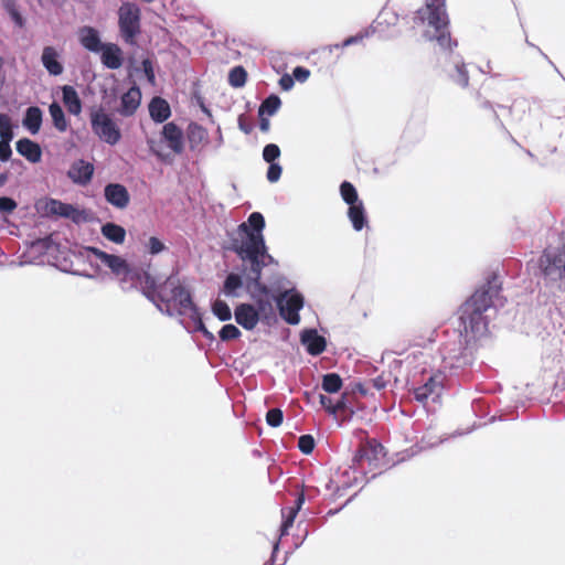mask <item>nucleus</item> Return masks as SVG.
I'll return each mask as SVG.
<instances>
[{
    "instance_id": "obj_41",
    "label": "nucleus",
    "mask_w": 565,
    "mask_h": 565,
    "mask_svg": "<svg viewBox=\"0 0 565 565\" xmlns=\"http://www.w3.org/2000/svg\"><path fill=\"white\" fill-rule=\"evenodd\" d=\"M222 341H230L239 338L241 331L234 324H225L218 332Z\"/></svg>"
},
{
    "instance_id": "obj_58",
    "label": "nucleus",
    "mask_w": 565,
    "mask_h": 565,
    "mask_svg": "<svg viewBox=\"0 0 565 565\" xmlns=\"http://www.w3.org/2000/svg\"><path fill=\"white\" fill-rule=\"evenodd\" d=\"M269 127H270V122L267 118H264L260 117V121H259V128L263 132H267L269 130Z\"/></svg>"
},
{
    "instance_id": "obj_3",
    "label": "nucleus",
    "mask_w": 565,
    "mask_h": 565,
    "mask_svg": "<svg viewBox=\"0 0 565 565\" xmlns=\"http://www.w3.org/2000/svg\"><path fill=\"white\" fill-rule=\"evenodd\" d=\"M159 302H164L168 307H173L179 315H185L195 310V305L190 291L182 286L180 279L174 276H169L164 282L159 286L158 303Z\"/></svg>"
},
{
    "instance_id": "obj_26",
    "label": "nucleus",
    "mask_w": 565,
    "mask_h": 565,
    "mask_svg": "<svg viewBox=\"0 0 565 565\" xmlns=\"http://www.w3.org/2000/svg\"><path fill=\"white\" fill-rule=\"evenodd\" d=\"M62 93L66 109L73 115H78L82 111V102L76 89L73 86L65 85L62 88Z\"/></svg>"
},
{
    "instance_id": "obj_39",
    "label": "nucleus",
    "mask_w": 565,
    "mask_h": 565,
    "mask_svg": "<svg viewBox=\"0 0 565 565\" xmlns=\"http://www.w3.org/2000/svg\"><path fill=\"white\" fill-rule=\"evenodd\" d=\"M213 313L221 320L227 321L231 319L232 313L227 303L223 300H216L212 307Z\"/></svg>"
},
{
    "instance_id": "obj_24",
    "label": "nucleus",
    "mask_w": 565,
    "mask_h": 565,
    "mask_svg": "<svg viewBox=\"0 0 565 565\" xmlns=\"http://www.w3.org/2000/svg\"><path fill=\"white\" fill-rule=\"evenodd\" d=\"M43 113L38 106H31L26 109L22 125L32 135H36L42 125Z\"/></svg>"
},
{
    "instance_id": "obj_33",
    "label": "nucleus",
    "mask_w": 565,
    "mask_h": 565,
    "mask_svg": "<svg viewBox=\"0 0 565 565\" xmlns=\"http://www.w3.org/2000/svg\"><path fill=\"white\" fill-rule=\"evenodd\" d=\"M340 194H341L342 200L348 205H353L355 203L361 202V200H359V195H358L356 189L349 181H343L341 183V185H340Z\"/></svg>"
},
{
    "instance_id": "obj_46",
    "label": "nucleus",
    "mask_w": 565,
    "mask_h": 565,
    "mask_svg": "<svg viewBox=\"0 0 565 565\" xmlns=\"http://www.w3.org/2000/svg\"><path fill=\"white\" fill-rule=\"evenodd\" d=\"M17 202L8 196H0V212L12 213L17 209Z\"/></svg>"
},
{
    "instance_id": "obj_17",
    "label": "nucleus",
    "mask_w": 565,
    "mask_h": 565,
    "mask_svg": "<svg viewBox=\"0 0 565 565\" xmlns=\"http://www.w3.org/2000/svg\"><path fill=\"white\" fill-rule=\"evenodd\" d=\"M79 43L89 52L98 53L104 44L100 41L99 33L93 26H83L78 31Z\"/></svg>"
},
{
    "instance_id": "obj_55",
    "label": "nucleus",
    "mask_w": 565,
    "mask_h": 565,
    "mask_svg": "<svg viewBox=\"0 0 565 565\" xmlns=\"http://www.w3.org/2000/svg\"><path fill=\"white\" fill-rule=\"evenodd\" d=\"M366 451H367V448L366 446H360L359 449L356 450L354 457H353V462L354 463H359L363 458L364 456L366 455Z\"/></svg>"
},
{
    "instance_id": "obj_47",
    "label": "nucleus",
    "mask_w": 565,
    "mask_h": 565,
    "mask_svg": "<svg viewBox=\"0 0 565 565\" xmlns=\"http://www.w3.org/2000/svg\"><path fill=\"white\" fill-rule=\"evenodd\" d=\"M282 169L278 163H270L267 170V180L271 183L277 182L281 175Z\"/></svg>"
},
{
    "instance_id": "obj_52",
    "label": "nucleus",
    "mask_w": 565,
    "mask_h": 565,
    "mask_svg": "<svg viewBox=\"0 0 565 565\" xmlns=\"http://www.w3.org/2000/svg\"><path fill=\"white\" fill-rule=\"evenodd\" d=\"M238 127L245 134H249L252 131V125L247 121V117L245 115H241L238 117Z\"/></svg>"
},
{
    "instance_id": "obj_11",
    "label": "nucleus",
    "mask_w": 565,
    "mask_h": 565,
    "mask_svg": "<svg viewBox=\"0 0 565 565\" xmlns=\"http://www.w3.org/2000/svg\"><path fill=\"white\" fill-rule=\"evenodd\" d=\"M162 139L175 153L181 154L184 150V135L182 129L174 122H167L161 131Z\"/></svg>"
},
{
    "instance_id": "obj_2",
    "label": "nucleus",
    "mask_w": 565,
    "mask_h": 565,
    "mask_svg": "<svg viewBox=\"0 0 565 565\" xmlns=\"http://www.w3.org/2000/svg\"><path fill=\"white\" fill-rule=\"evenodd\" d=\"M501 290L497 277L488 280L467 299L459 309L460 334L468 345L488 331V319L484 312L494 305Z\"/></svg>"
},
{
    "instance_id": "obj_29",
    "label": "nucleus",
    "mask_w": 565,
    "mask_h": 565,
    "mask_svg": "<svg viewBox=\"0 0 565 565\" xmlns=\"http://www.w3.org/2000/svg\"><path fill=\"white\" fill-rule=\"evenodd\" d=\"M102 234L116 244H122L126 237V231L122 226L115 223H106L102 227Z\"/></svg>"
},
{
    "instance_id": "obj_50",
    "label": "nucleus",
    "mask_w": 565,
    "mask_h": 565,
    "mask_svg": "<svg viewBox=\"0 0 565 565\" xmlns=\"http://www.w3.org/2000/svg\"><path fill=\"white\" fill-rule=\"evenodd\" d=\"M295 84L292 75L284 74L279 79V86L282 90H289Z\"/></svg>"
},
{
    "instance_id": "obj_18",
    "label": "nucleus",
    "mask_w": 565,
    "mask_h": 565,
    "mask_svg": "<svg viewBox=\"0 0 565 565\" xmlns=\"http://www.w3.org/2000/svg\"><path fill=\"white\" fill-rule=\"evenodd\" d=\"M102 52V63L110 70H117L122 65V51L114 43L104 44Z\"/></svg>"
},
{
    "instance_id": "obj_60",
    "label": "nucleus",
    "mask_w": 565,
    "mask_h": 565,
    "mask_svg": "<svg viewBox=\"0 0 565 565\" xmlns=\"http://www.w3.org/2000/svg\"><path fill=\"white\" fill-rule=\"evenodd\" d=\"M198 329L207 338H212V333L207 331L203 322L200 320Z\"/></svg>"
},
{
    "instance_id": "obj_49",
    "label": "nucleus",
    "mask_w": 565,
    "mask_h": 565,
    "mask_svg": "<svg viewBox=\"0 0 565 565\" xmlns=\"http://www.w3.org/2000/svg\"><path fill=\"white\" fill-rule=\"evenodd\" d=\"M310 76V71L302 67V66H297L296 68H294L292 71V77L294 79L296 78L297 81L299 82H305L308 79V77Z\"/></svg>"
},
{
    "instance_id": "obj_16",
    "label": "nucleus",
    "mask_w": 565,
    "mask_h": 565,
    "mask_svg": "<svg viewBox=\"0 0 565 565\" xmlns=\"http://www.w3.org/2000/svg\"><path fill=\"white\" fill-rule=\"evenodd\" d=\"M303 491L297 494L295 504L292 507L281 509L282 522L280 526V536L288 535L289 529L294 525L295 519L305 503Z\"/></svg>"
},
{
    "instance_id": "obj_45",
    "label": "nucleus",
    "mask_w": 565,
    "mask_h": 565,
    "mask_svg": "<svg viewBox=\"0 0 565 565\" xmlns=\"http://www.w3.org/2000/svg\"><path fill=\"white\" fill-rule=\"evenodd\" d=\"M147 247H148V252L151 255L159 254L166 249L164 244L159 238H157L154 236L149 238Z\"/></svg>"
},
{
    "instance_id": "obj_25",
    "label": "nucleus",
    "mask_w": 565,
    "mask_h": 565,
    "mask_svg": "<svg viewBox=\"0 0 565 565\" xmlns=\"http://www.w3.org/2000/svg\"><path fill=\"white\" fill-rule=\"evenodd\" d=\"M75 207L71 204L63 203L61 201L50 199L44 205V214L46 216H64L70 217L75 212Z\"/></svg>"
},
{
    "instance_id": "obj_48",
    "label": "nucleus",
    "mask_w": 565,
    "mask_h": 565,
    "mask_svg": "<svg viewBox=\"0 0 565 565\" xmlns=\"http://www.w3.org/2000/svg\"><path fill=\"white\" fill-rule=\"evenodd\" d=\"M142 68H143V72H145V75H146L148 82L150 84H154L156 76H154V72H153L152 62L148 58L143 60Z\"/></svg>"
},
{
    "instance_id": "obj_36",
    "label": "nucleus",
    "mask_w": 565,
    "mask_h": 565,
    "mask_svg": "<svg viewBox=\"0 0 565 565\" xmlns=\"http://www.w3.org/2000/svg\"><path fill=\"white\" fill-rule=\"evenodd\" d=\"M448 76L456 85L460 87L468 86L469 75L465 65L455 64Z\"/></svg>"
},
{
    "instance_id": "obj_8",
    "label": "nucleus",
    "mask_w": 565,
    "mask_h": 565,
    "mask_svg": "<svg viewBox=\"0 0 565 565\" xmlns=\"http://www.w3.org/2000/svg\"><path fill=\"white\" fill-rule=\"evenodd\" d=\"M90 253L121 281L132 280L136 269H132L126 259L120 256L108 254L99 248L90 247Z\"/></svg>"
},
{
    "instance_id": "obj_20",
    "label": "nucleus",
    "mask_w": 565,
    "mask_h": 565,
    "mask_svg": "<svg viewBox=\"0 0 565 565\" xmlns=\"http://www.w3.org/2000/svg\"><path fill=\"white\" fill-rule=\"evenodd\" d=\"M94 167L84 160L75 161L68 170V177L79 184H86L92 180Z\"/></svg>"
},
{
    "instance_id": "obj_30",
    "label": "nucleus",
    "mask_w": 565,
    "mask_h": 565,
    "mask_svg": "<svg viewBox=\"0 0 565 565\" xmlns=\"http://www.w3.org/2000/svg\"><path fill=\"white\" fill-rule=\"evenodd\" d=\"M244 285L243 278L238 274L231 273L225 278L223 294L227 297H237V290Z\"/></svg>"
},
{
    "instance_id": "obj_32",
    "label": "nucleus",
    "mask_w": 565,
    "mask_h": 565,
    "mask_svg": "<svg viewBox=\"0 0 565 565\" xmlns=\"http://www.w3.org/2000/svg\"><path fill=\"white\" fill-rule=\"evenodd\" d=\"M342 385V379L338 373H327L322 376V390L329 394L338 393Z\"/></svg>"
},
{
    "instance_id": "obj_56",
    "label": "nucleus",
    "mask_w": 565,
    "mask_h": 565,
    "mask_svg": "<svg viewBox=\"0 0 565 565\" xmlns=\"http://www.w3.org/2000/svg\"><path fill=\"white\" fill-rule=\"evenodd\" d=\"M0 137H1L0 141H6L7 143L10 145V141L13 138L12 125L9 128H7V130H3V132L0 134Z\"/></svg>"
},
{
    "instance_id": "obj_12",
    "label": "nucleus",
    "mask_w": 565,
    "mask_h": 565,
    "mask_svg": "<svg viewBox=\"0 0 565 565\" xmlns=\"http://www.w3.org/2000/svg\"><path fill=\"white\" fill-rule=\"evenodd\" d=\"M141 103V92L137 86L130 87L120 98V105L117 111L122 117L135 115Z\"/></svg>"
},
{
    "instance_id": "obj_15",
    "label": "nucleus",
    "mask_w": 565,
    "mask_h": 565,
    "mask_svg": "<svg viewBox=\"0 0 565 565\" xmlns=\"http://www.w3.org/2000/svg\"><path fill=\"white\" fill-rule=\"evenodd\" d=\"M235 320L246 330H253L260 320L259 312L254 305L241 303L235 308Z\"/></svg>"
},
{
    "instance_id": "obj_42",
    "label": "nucleus",
    "mask_w": 565,
    "mask_h": 565,
    "mask_svg": "<svg viewBox=\"0 0 565 565\" xmlns=\"http://www.w3.org/2000/svg\"><path fill=\"white\" fill-rule=\"evenodd\" d=\"M284 414L280 408H271L266 414V422L271 427H279L282 423Z\"/></svg>"
},
{
    "instance_id": "obj_35",
    "label": "nucleus",
    "mask_w": 565,
    "mask_h": 565,
    "mask_svg": "<svg viewBox=\"0 0 565 565\" xmlns=\"http://www.w3.org/2000/svg\"><path fill=\"white\" fill-rule=\"evenodd\" d=\"M281 100L277 95L268 96L262 104L258 110L259 117L264 115L271 116L274 115L280 107Z\"/></svg>"
},
{
    "instance_id": "obj_51",
    "label": "nucleus",
    "mask_w": 565,
    "mask_h": 565,
    "mask_svg": "<svg viewBox=\"0 0 565 565\" xmlns=\"http://www.w3.org/2000/svg\"><path fill=\"white\" fill-rule=\"evenodd\" d=\"M12 150L9 143L0 141V160L8 161L11 158Z\"/></svg>"
},
{
    "instance_id": "obj_21",
    "label": "nucleus",
    "mask_w": 565,
    "mask_h": 565,
    "mask_svg": "<svg viewBox=\"0 0 565 565\" xmlns=\"http://www.w3.org/2000/svg\"><path fill=\"white\" fill-rule=\"evenodd\" d=\"M302 343L306 345L308 353L311 355L321 354L327 347L326 339L319 335L317 330H306L301 337Z\"/></svg>"
},
{
    "instance_id": "obj_13",
    "label": "nucleus",
    "mask_w": 565,
    "mask_h": 565,
    "mask_svg": "<svg viewBox=\"0 0 565 565\" xmlns=\"http://www.w3.org/2000/svg\"><path fill=\"white\" fill-rule=\"evenodd\" d=\"M104 195L106 201L117 209L127 207L130 201L128 190L119 183L107 184L104 190Z\"/></svg>"
},
{
    "instance_id": "obj_61",
    "label": "nucleus",
    "mask_w": 565,
    "mask_h": 565,
    "mask_svg": "<svg viewBox=\"0 0 565 565\" xmlns=\"http://www.w3.org/2000/svg\"><path fill=\"white\" fill-rule=\"evenodd\" d=\"M13 18L17 21L18 24H20V25L22 24V18H21V15L18 12L13 13Z\"/></svg>"
},
{
    "instance_id": "obj_43",
    "label": "nucleus",
    "mask_w": 565,
    "mask_h": 565,
    "mask_svg": "<svg viewBox=\"0 0 565 565\" xmlns=\"http://www.w3.org/2000/svg\"><path fill=\"white\" fill-rule=\"evenodd\" d=\"M298 448L305 455L311 454L315 448L313 437L311 435L300 436L298 439Z\"/></svg>"
},
{
    "instance_id": "obj_54",
    "label": "nucleus",
    "mask_w": 565,
    "mask_h": 565,
    "mask_svg": "<svg viewBox=\"0 0 565 565\" xmlns=\"http://www.w3.org/2000/svg\"><path fill=\"white\" fill-rule=\"evenodd\" d=\"M11 126V119L7 114H0V134Z\"/></svg>"
},
{
    "instance_id": "obj_19",
    "label": "nucleus",
    "mask_w": 565,
    "mask_h": 565,
    "mask_svg": "<svg viewBox=\"0 0 565 565\" xmlns=\"http://www.w3.org/2000/svg\"><path fill=\"white\" fill-rule=\"evenodd\" d=\"M17 151L32 163H38L42 158V150L39 143L29 138H22L15 143Z\"/></svg>"
},
{
    "instance_id": "obj_38",
    "label": "nucleus",
    "mask_w": 565,
    "mask_h": 565,
    "mask_svg": "<svg viewBox=\"0 0 565 565\" xmlns=\"http://www.w3.org/2000/svg\"><path fill=\"white\" fill-rule=\"evenodd\" d=\"M436 338V330L434 328H430L426 330L425 334H417V331L414 330L413 334V345L425 348L427 344L433 343Z\"/></svg>"
},
{
    "instance_id": "obj_40",
    "label": "nucleus",
    "mask_w": 565,
    "mask_h": 565,
    "mask_svg": "<svg viewBox=\"0 0 565 565\" xmlns=\"http://www.w3.org/2000/svg\"><path fill=\"white\" fill-rule=\"evenodd\" d=\"M436 32L438 33L436 36V40L443 49L451 50L452 45H455V46L457 45V43L451 40L450 33L447 30V26H445L441 30H436Z\"/></svg>"
},
{
    "instance_id": "obj_63",
    "label": "nucleus",
    "mask_w": 565,
    "mask_h": 565,
    "mask_svg": "<svg viewBox=\"0 0 565 565\" xmlns=\"http://www.w3.org/2000/svg\"><path fill=\"white\" fill-rule=\"evenodd\" d=\"M8 181L7 174H0V186L4 185Z\"/></svg>"
},
{
    "instance_id": "obj_22",
    "label": "nucleus",
    "mask_w": 565,
    "mask_h": 565,
    "mask_svg": "<svg viewBox=\"0 0 565 565\" xmlns=\"http://www.w3.org/2000/svg\"><path fill=\"white\" fill-rule=\"evenodd\" d=\"M42 64L45 70L53 76H58L63 73V65L58 61V53L53 46H45L42 52Z\"/></svg>"
},
{
    "instance_id": "obj_34",
    "label": "nucleus",
    "mask_w": 565,
    "mask_h": 565,
    "mask_svg": "<svg viewBox=\"0 0 565 565\" xmlns=\"http://www.w3.org/2000/svg\"><path fill=\"white\" fill-rule=\"evenodd\" d=\"M247 81L246 70L238 65L233 67L228 73V84L234 88L243 87Z\"/></svg>"
},
{
    "instance_id": "obj_10",
    "label": "nucleus",
    "mask_w": 565,
    "mask_h": 565,
    "mask_svg": "<svg viewBox=\"0 0 565 565\" xmlns=\"http://www.w3.org/2000/svg\"><path fill=\"white\" fill-rule=\"evenodd\" d=\"M444 381L445 375L441 372L431 374L424 385L414 390L415 399L426 403L430 396H439L444 387Z\"/></svg>"
},
{
    "instance_id": "obj_37",
    "label": "nucleus",
    "mask_w": 565,
    "mask_h": 565,
    "mask_svg": "<svg viewBox=\"0 0 565 565\" xmlns=\"http://www.w3.org/2000/svg\"><path fill=\"white\" fill-rule=\"evenodd\" d=\"M319 401L321 406L332 415L337 414L339 411L344 409L345 407L344 397H341L337 402H333L331 397L320 394Z\"/></svg>"
},
{
    "instance_id": "obj_1",
    "label": "nucleus",
    "mask_w": 565,
    "mask_h": 565,
    "mask_svg": "<svg viewBox=\"0 0 565 565\" xmlns=\"http://www.w3.org/2000/svg\"><path fill=\"white\" fill-rule=\"evenodd\" d=\"M265 218L259 212H253L247 223L238 225L239 238L232 239L231 249L237 254L243 262L242 273L245 277V288L250 298L255 301L256 311L263 320L274 317L273 301L275 298L269 287L262 281V270L274 263V258L267 253L263 230Z\"/></svg>"
},
{
    "instance_id": "obj_31",
    "label": "nucleus",
    "mask_w": 565,
    "mask_h": 565,
    "mask_svg": "<svg viewBox=\"0 0 565 565\" xmlns=\"http://www.w3.org/2000/svg\"><path fill=\"white\" fill-rule=\"evenodd\" d=\"M50 115L53 120L54 127L58 131H65L67 129L68 122L65 118L64 111L62 107L57 103H52L49 107Z\"/></svg>"
},
{
    "instance_id": "obj_6",
    "label": "nucleus",
    "mask_w": 565,
    "mask_h": 565,
    "mask_svg": "<svg viewBox=\"0 0 565 565\" xmlns=\"http://www.w3.org/2000/svg\"><path fill=\"white\" fill-rule=\"evenodd\" d=\"M141 11L131 2H125L118 10V25L120 35L127 44H135L140 33Z\"/></svg>"
},
{
    "instance_id": "obj_9",
    "label": "nucleus",
    "mask_w": 565,
    "mask_h": 565,
    "mask_svg": "<svg viewBox=\"0 0 565 565\" xmlns=\"http://www.w3.org/2000/svg\"><path fill=\"white\" fill-rule=\"evenodd\" d=\"M420 22L427 21L435 30H441L448 25L445 0H426L425 7L417 11Z\"/></svg>"
},
{
    "instance_id": "obj_7",
    "label": "nucleus",
    "mask_w": 565,
    "mask_h": 565,
    "mask_svg": "<svg viewBox=\"0 0 565 565\" xmlns=\"http://www.w3.org/2000/svg\"><path fill=\"white\" fill-rule=\"evenodd\" d=\"M280 317L289 324H298L299 311L303 307V297L299 292L287 290L275 298Z\"/></svg>"
},
{
    "instance_id": "obj_23",
    "label": "nucleus",
    "mask_w": 565,
    "mask_h": 565,
    "mask_svg": "<svg viewBox=\"0 0 565 565\" xmlns=\"http://www.w3.org/2000/svg\"><path fill=\"white\" fill-rule=\"evenodd\" d=\"M149 114L153 121L164 122L171 116L170 105L161 97H153L149 104Z\"/></svg>"
},
{
    "instance_id": "obj_4",
    "label": "nucleus",
    "mask_w": 565,
    "mask_h": 565,
    "mask_svg": "<svg viewBox=\"0 0 565 565\" xmlns=\"http://www.w3.org/2000/svg\"><path fill=\"white\" fill-rule=\"evenodd\" d=\"M537 265L545 280L556 282L565 279V244L558 247H546Z\"/></svg>"
},
{
    "instance_id": "obj_44",
    "label": "nucleus",
    "mask_w": 565,
    "mask_h": 565,
    "mask_svg": "<svg viewBox=\"0 0 565 565\" xmlns=\"http://www.w3.org/2000/svg\"><path fill=\"white\" fill-rule=\"evenodd\" d=\"M280 156V149L275 143L265 146L263 150V158L268 163H275L274 161Z\"/></svg>"
},
{
    "instance_id": "obj_27",
    "label": "nucleus",
    "mask_w": 565,
    "mask_h": 565,
    "mask_svg": "<svg viewBox=\"0 0 565 565\" xmlns=\"http://www.w3.org/2000/svg\"><path fill=\"white\" fill-rule=\"evenodd\" d=\"M348 217L355 231H361L366 225V215L363 202L349 205Z\"/></svg>"
},
{
    "instance_id": "obj_59",
    "label": "nucleus",
    "mask_w": 565,
    "mask_h": 565,
    "mask_svg": "<svg viewBox=\"0 0 565 565\" xmlns=\"http://www.w3.org/2000/svg\"><path fill=\"white\" fill-rule=\"evenodd\" d=\"M373 385L376 390L380 391L385 387V382L381 377H377L373 380Z\"/></svg>"
},
{
    "instance_id": "obj_28",
    "label": "nucleus",
    "mask_w": 565,
    "mask_h": 565,
    "mask_svg": "<svg viewBox=\"0 0 565 565\" xmlns=\"http://www.w3.org/2000/svg\"><path fill=\"white\" fill-rule=\"evenodd\" d=\"M186 138L191 149H195L206 139V130L196 122H191L186 128Z\"/></svg>"
},
{
    "instance_id": "obj_53",
    "label": "nucleus",
    "mask_w": 565,
    "mask_h": 565,
    "mask_svg": "<svg viewBox=\"0 0 565 565\" xmlns=\"http://www.w3.org/2000/svg\"><path fill=\"white\" fill-rule=\"evenodd\" d=\"M363 38H364V35H362V34L350 36L347 40H344L341 45H337V47L349 46L351 44H354V43H358V42L362 41Z\"/></svg>"
},
{
    "instance_id": "obj_62",
    "label": "nucleus",
    "mask_w": 565,
    "mask_h": 565,
    "mask_svg": "<svg viewBox=\"0 0 565 565\" xmlns=\"http://www.w3.org/2000/svg\"><path fill=\"white\" fill-rule=\"evenodd\" d=\"M13 18L17 21L18 24H20V25L22 24V18H21V15L18 12L13 13Z\"/></svg>"
},
{
    "instance_id": "obj_5",
    "label": "nucleus",
    "mask_w": 565,
    "mask_h": 565,
    "mask_svg": "<svg viewBox=\"0 0 565 565\" xmlns=\"http://www.w3.org/2000/svg\"><path fill=\"white\" fill-rule=\"evenodd\" d=\"M93 132L105 143L117 145L121 139V131L116 121L104 108H94L89 113Z\"/></svg>"
},
{
    "instance_id": "obj_14",
    "label": "nucleus",
    "mask_w": 565,
    "mask_h": 565,
    "mask_svg": "<svg viewBox=\"0 0 565 565\" xmlns=\"http://www.w3.org/2000/svg\"><path fill=\"white\" fill-rule=\"evenodd\" d=\"M131 281L139 284L142 294L157 307L160 308L159 300V287L156 279L147 271L136 270L135 277Z\"/></svg>"
},
{
    "instance_id": "obj_57",
    "label": "nucleus",
    "mask_w": 565,
    "mask_h": 565,
    "mask_svg": "<svg viewBox=\"0 0 565 565\" xmlns=\"http://www.w3.org/2000/svg\"><path fill=\"white\" fill-rule=\"evenodd\" d=\"M147 143H148V146H149L150 151H151L153 154H156V156H157V157H159V158H161V157H162L161 152H160V151H159V149H158V142H157L156 140H153V139H148V140H147Z\"/></svg>"
}]
</instances>
